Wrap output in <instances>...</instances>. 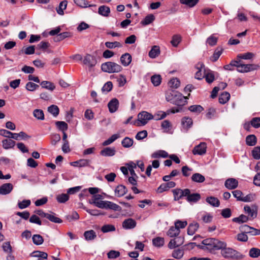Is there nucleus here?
<instances>
[{"label": "nucleus", "instance_id": "nucleus-1", "mask_svg": "<svg viewBox=\"0 0 260 260\" xmlns=\"http://www.w3.org/2000/svg\"><path fill=\"white\" fill-rule=\"evenodd\" d=\"M203 245L199 246L204 250L214 253L215 251L221 250V254L225 258L240 260L244 255L240 252L230 247H226V243L216 238H207L202 241Z\"/></svg>", "mask_w": 260, "mask_h": 260}, {"label": "nucleus", "instance_id": "nucleus-2", "mask_svg": "<svg viewBox=\"0 0 260 260\" xmlns=\"http://www.w3.org/2000/svg\"><path fill=\"white\" fill-rule=\"evenodd\" d=\"M166 100L171 103L181 107L187 103V97L176 90H171L166 94Z\"/></svg>", "mask_w": 260, "mask_h": 260}, {"label": "nucleus", "instance_id": "nucleus-3", "mask_svg": "<svg viewBox=\"0 0 260 260\" xmlns=\"http://www.w3.org/2000/svg\"><path fill=\"white\" fill-rule=\"evenodd\" d=\"M136 169V164L131 161L125 164L124 166L120 167V170L128 179H137L138 176L136 174L134 169Z\"/></svg>", "mask_w": 260, "mask_h": 260}, {"label": "nucleus", "instance_id": "nucleus-4", "mask_svg": "<svg viewBox=\"0 0 260 260\" xmlns=\"http://www.w3.org/2000/svg\"><path fill=\"white\" fill-rule=\"evenodd\" d=\"M90 204H93L97 207L101 209H112L114 211H119L121 210V207L115 203L108 201H90Z\"/></svg>", "mask_w": 260, "mask_h": 260}, {"label": "nucleus", "instance_id": "nucleus-5", "mask_svg": "<svg viewBox=\"0 0 260 260\" xmlns=\"http://www.w3.org/2000/svg\"><path fill=\"white\" fill-rule=\"evenodd\" d=\"M137 117V120L135 121L133 124L138 126L146 125L149 120L153 119L154 117L152 114L145 111L140 112Z\"/></svg>", "mask_w": 260, "mask_h": 260}, {"label": "nucleus", "instance_id": "nucleus-6", "mask_svg": "<svg viewBox=\"0 0 260 260\" xmlns=\"http://www.w3.org/2000/svg\"><path fill=\"white\" fill-rule=\"evenodd\" d=\"M101 69L104 72L113 73L120 72L122 68L114 62L108 61L102 64Z\"/></svg>", "mask_w": 260, "mask_h": 260}, {"label": "nucleus", "instance_id": "nucleus-7", "mask_svg": "<svg viewBox=\"0 0 260 260\" xmlns=\"http://www.w3.org/2000/svg\"><path fill=\"white\" fill-rule=\"evenodd\" d=\"M259 66L255 64H243L241 62L237 69L238 72L247 73L257 70Z\"/></svg>", "mask_w": 260, "mask_h": 260}, {"label": "nucleus", "instance_id": "nucleus-8", "mask_svg": "<svg viewBox=\"0 0 260 260\" xmlns=\"http://www.w3.org/2000/svg\"><path fill=\"white\" fill-rule=\"evenodd\" d=\"M207 144L205 142H201L199 145L196 146L192 152L194 155H203L206 153Z\"/></svg>", "mask_w": 260, "mask_h": 260}, {"label": "nucleus", "instance_id": "nucleus-9", "mask_svg": "<svg viewBox=\"0 0 260 260\" xmlns=\"http://www.w3.org/2000/svg\"><path fill=\"white\" fill-rule=\"evenodd\" d=\"M176 238L170 240L168 244V247L170 249H174L178 247L184 243V238L181 236H177Z\"/></svg>", "mask_w": 260, "mask_h": 260}, {"label": "nucleus", "instance_id": "nucleus-10", "mask_svg": "<svg viewBox=\"0 0 260 260\" xmlns=\"http://www.w3.org/2000/svg\"><path fill=\"white\" fill-rule=\"evenodd\" d=\"M173 193L174 200L178 201L183 197L188 195L189 192V189H185L184 190L181 189H174L172 190Z\"/></svg>", "mask_w": 260, "mask_h": 260}, {"label": "nucleus", "instance_id": "nucleus-11", "mask_svg": "<svg viewBox=\"0 0 260 260\" xmlns=\"http://www.w3.org/2000/svg\"><path fill=\"white\" fill-rule=\"evenodd\" d=\"M137 225L136 221L131 218H127L123 220L122 223V228L125 230L134 229Z\"/></svg>", "mask_w": 260, "mask_h": 260}, {"label": "nucleus", "instance_id": "nucleus-12", "mask_svg": "<svg viewBox=\"0 0 260 260\" xmlns=\"http://www.w3.org/2000/svg\"><path fill=\"white\" fill-rule=\"evenodd\" d=\"M192 124V120L189 117H184L181 119V125L182 126L183 131L184 132H187L188 128L191 127Z\"/></svg>", "mask_w": 260, "mask_h": 260}, {"label": "nucleus", "instance_id": "nucleus-13", "mask_svg": "<svg viewBox=\"0 0 260 260\" xmlns=\"http://www.w3.org/2000/svg\"><path fill=\"white\" fill-rule=\"evenodd\" d=\"M175 186V183L173 181H170L162 183L157 188L158 193H162L164 191L168 190L170 188H173Z\"/></svg>", "mask_w": 260, "mask_h": 260}, {"label": "nucleus", "instance_id": "nucleus-14", "mask_svg": "<svg viewBox=\"0 0 260 260\" xmlns=\"http://www.w3.org/2000/svg\"><path fill=\"white\" fill-rule=\"evenodd\" d=\"M83 62L88 67L92 68L96 64V60L93 56L90 54H87L85 56Z\"/></svg>", "mask_w": 260, "mask_h": 260}, {"label": "nucleus", "instance_id": "nucleus-15", "mask_svg": "<svg viewBox=\"0 0 260 260\" xmlns=\"http://www.w3.org/2000/svg\"><path fill=\"white\" fill-rule=\"evenodd\" d=\"M119 101L116 98H113L108 104L109 112L111 113L116 112L119 107Z\"/></svg>", "mask_w": 260, "mask_h": 260}, {"label": "nucleus", "instance_id": "nucleus-16", "mask_svg": "<svg viewBox=\"0 0 260 260\" xmlns=\"http://www.w3.org/2000/svg\"><path fill=\"white\" fill-rule=\"evenodd\" d=\"M13 186L11 183H7L3 184L0 186V194L6 195L11 192Z\"/></svg>", "mask_w": 260, "mask_h": 260}, {"label": "nucleus", "instance_id": "nucleus-17", "mask_svg": "<svg viewBox=\"0 0 260 260\" xmlns=\"http://www.w3.org/2000/svg\"><path fill=\"white\" fill-rule=\"evenodd\" d=\"M206 117L208 119H214L218 117V114L216 109L213 107L208 108L207 110Z\"/></svg>", "mask_w": 260, "mask_h": 260}, {"label": "nucleus", "instance_id": "nucleus-18", "mask_svg": "<svg viewBox=\"0 0 260 260\" xmlns=\"http://www.w3.org/2000/svg\"><path fill=\"white\" fill-rule=\"evenodd\" d=\"M132 59L131 55L128 53H125L121 56L120 62L123 66L127 67L131 63Z\"/></svg>", "mask_w": 260, "mask_h": 260}, {"label": "nucleus", "instance_id": "nucleus-19", "mask_svg": "<svg viewBox=\"0 0 260 260\" xmlns=\"http://www.w3.org/2000/svg\"><path fill=\"white\" fill-rule=\"evenodd\" d=\"M116 150L115 148L106 147L102 150L100 152L101 155L104 156H112L115 154Z\"/></svg>", "mask_w": 260, "mask_h": 260}, {"label": "nucleus", "instance_id": "nucleus-20", "mask_svg": "<svg viewBox=\"0 0 260 260\" xmlns=\"http://www.w3.org/2000/svg\"><path fill=\"white\" fill-rule=\"evenodd\" d=\"M186 200L188 202L196 203L201 199V195L198 193H190V191L188 195H186Z\"/></svg>", "mask_w": 260, "mask_h": 260}, {"label": "nucleus", "instance_id": "nucleus-21", "mask_svg": "<svg viewBox=\"0 0 260 260\" xmlns=\"http://www.w3.org/2000/svg\"><path fill=\"white\" fill-rule=\"evenodd\" d=\"M199 228V224L197 222H193L190 223L187 228V234L193 235Z\"/></svg>", "mask_w": 260, "mask_h": 260}, {"label": "nucleus", "instance_id": "nucleus-22", "mask_svg": "<svg viewBox=\"0 0 260 260\" xmlns=\"http://www.w3.org/2000/svg\"><path fill=\"white\" fill-rule=\"evenodd\" d=\"M90 160L86 159H81L72 162L73 166L77 167H84L89 166Z\"/></svg>", "mask_w": 260, "mask_h": 260}, {"label": "nucleus", "instance_id": "nucleus-23", "mask_svg": "<svg viewBox=\"0 0 260 260\" xmlns=\"http://www.w3.org/2000/svg\"><path fill=\"white\" fill-rule=\"evenodd\" d=\"M84 237L86 241H91L96 238V234L94 231L90 230L84 233Z\"/></svg>", "mask_w": 260, "mask_h": 260}, {"label": "nucleus", "instance_id": "nucleus-24", "mask_svg": "<svg viewBox=\"0 0 260 260\" xmlns=\"http://www.w3.org/2000/svg\"><path fill=\"white\" fill-rule=\"evenodd\" d=\"M238 185V180H225L224 185L229 189L236 188Z\"/></svg>", "mask_w": 260, "mask_h": 260}, {"label": "nucleus", "instance_id": "nucleus-25", "mask_svg": "<svg viewBox=\"0 0 260 260\" xmlns=\"http://www.w3.org/2000/svg\"><path fill=\"white\" fill-rule=\"evenodd\" d=\"M15 145V142L11 139H4L2 141L3 147L5 149L13 148Z\"/></svg>", "mask_w": 260, "mask_h": 260}, {"label": "nucleus", "instance_id": "nucleus-26", "mask_svg": "<svg viewBox=\"0 0 260 260\" xmlns=\"http://www.w3.org/2000/svg\"><path fill=\"white\" fill-rule=\"evenodd\" d=\"M127 191L126 187L123 185H118L115 189V195L118 197L123 196Z\"/></svg>", "mask_w": 260, "mask_h": 260}, {"label": "nucleus", "instance_id": "nucleus-27", "mask_svg": "<svg viewBox=\"0 0 260 260\" xmlns=\"http://www.w3.org/2000/svg\"><path fill=\"white\" fill-rule=\"evenodd\" d=\"M223 48L221 47H218L214 51L213 55L210 59L213 62L216 61L223 52Z\"/></svg>", "mask_w": 260, "mask_h": 260}, {"label": "nucleus", "instance_id": "nucleus-28", "mask_svg": "<svg viewBox=\"0 0 260 260\" xmlns=\"http://www.w3.org/2000/svg\"><path fill=\"white\" fill-rule=\"evenodd\" d=\"M257 143V138L254 135H249L246 138V144L249 146H253Z\"/></svg>", "mask_w": 260, "mask_h": 260}, {"label": "nucleus", "instance_id": "nucleus-29", "mask_svg": "<svg viewBox=\"0 0 260 260\" xmlns=\"http://www.w3.org/2000/svg\"><path fill=\"white\" fill-rule=\"evenodd\" d=\"M169 156L168 153L165 150H158L151 154V157L153 158H167Z\"/></svg>", "mask_w": 260, "mask_h": 260}, {"label": "nucleus", "instance_id": "nucleus-30", "mask_svg": "<svg viewBox=\"0 0 260 260\" xmlns=\"http://www.w3.org/2000/svg\"><path fill=\"white\" fill-rule=\"evenodd\" d=\"M98 13L100 15L104 17H107L110 13V9L106 6H101L99 8Z\"/></svg>", "mask_w": 260, "mask_h": 260}, {"label": "nucleus", "instance_id": "nucleus-31", "mask_svg": "<svg viewBox=\"0 0 260 260\" xmlns=\"http://www.w3.org/2000/svg\"><path fill=\"white\" fill-rule=\"evenodd\" d=\"M180 233V230L175 226H171L167 232V235L170 237H175L178 236Z\"/></svg>", "mask_w": 260, "mask_h": 260}, {"label": "nucleus", "instance_id": "nucleus-32", "mask_svg": "<svg viewBox=\"0 0 260 260\" xmlns=\"http://www.w3.org/2000/svg\"><path fill=\"white\" fill-rule=\"evenodd\" d=\"M230 99V94L226 91L222 92L219 96L218 101L220 104H224Z\"/></svg>", "mask_w": 260, "mask_h": 260}, {"label": "nucleus", "instance_id": "nucleus-33", "mask_svg": "<svg viewBox=\"0 0 260 260\" xmlns=\"http://www.w3.org/2000/svg\"><path fill=\"white\" fill-rule=\"evenodd\" d=\"M40 85L42 88H45L51 91L54 90L55 88V86L54 84L53 83L48 81H43L41 82Z\"/></svg>", "mask_w": 260, "mask_h": 260}, {"label": "nucleus", "instance_id": "nucleus-34", "mask_svg": "<svg viewBox=\"0 0 260 260\" xmlns=\"http://www.w3.org/2000/svg\"><path fill=\"white\" fill-rule=\"evenodd\" d=\"M154 20L155 16L153 14H148L141 21V24L143 25H147L153 22Z\"/></svg>", "mask_w": 260, "mask_h": 260}, {"label": "nucleus", "instance_id": "nucleus-35", "mask_svg": "<svg viewBox=\"0 0 260 260\" xmlns=\"http://www.w3.org/2000/svg\"><path fill=\"white\" fill-rule=\"evenodd\" d=\"M206 202L213 207H217L220 205L219 200L214 197H207L206 199Z\"/></svg>", "mask_w": 260, "mask_h": 260}, {"label": "nucleus", "instance_id": "nucleus-36", "mask_svg": "<svg viewBox=\"0 0 260 260\" xmlns=\"http://www.w3.org/2000/svg\"><path fill=\"white\" fill-rule=\"evenodd\" d=\"M74 2L78 6L82 8L96 7V5H89L88 2L86 0H74Z\"/></svg>", "mask_w": 260, "mask_h": 260}, {"label": "nucleus", "instance_id": "nucleus-37", "mask_svg": "<svg viewBox=\"0 0 260 260\" xmlns=\"http://www.w3.org/2000/svg\"><path fill=\"white\" fill-rule=\"evenodd\" d=\"M68 1L63 0L61 2L58 8H56V11L59 15H62L64 14L63 10L67 8Z\"/></svg>", "mask_w": 260, "mask_h": 260}, {"label": "nucleus", "instance_id": "nucleus-38", "mask_svg": "<svg viewBox=\"0 0 260 260\" xmlns=\"http://www.w3.org/2000/svg\"><path fill=\"white\" fill-rule=\"evenodd\" d=\"M160 53L159 48L158 46H154L149 52V56L151 58H155Z\"/></svg>", "mask_w": 260, "mask_h": 260}, {"label": "nucleus", "instance_id": "nucleus-39", "mask_svg": "<svg viewBox=\"0 0 260 260\" xmlns=\"http://www.w3.org/2000/svg\"><path fill=\"white\" fill-rule=\"evenodd\" d=\"M57 128L62 132H66L68 128V124L64 121H57L55 122Z\"/></svg>", "mask_w": 260, "mask_h": 260}, {"label": "nucleus", "instance_id": "nucleus-40", "mask_svg": "<svg viewBox=\"0 0 260 260\" xmlns=\"http://www.w3.org/2000/svg\"><path fill=\"white\" fill-rule=\"evenodd\" d=\"M248 217L244 215L241 214L238 217L233 218L232 221L234 222H236L239 224L246 222L248 220Z\"/></svg>", "mask_w": 260, "mask_h": 260}, {"label": "nucleus", "instance_id": "nucleus-41", "mask_svg": "<svg viewBox=\"0 0 260 260\" xmlns=\"http://www.w3.org/2000/svg\"><path fill=\"white\" fill-rule=\"evenodd\" d=\"M32 239L33 243L36 245H40L42 244L44 242L43 237L39 234L34 235Z\"/></svg>", "mask_w": 260, "mask_h": 260}, {"label": "nucleus", "instance_id": "nucleus-42", "mask_svg": "<svg viewBox=\"0 0 260 260\" xmlns=\"http://www.w3.org/2000/svg\"><path fill=\"white\" fill-rule=\"evenodd\" d=\"M134 143V140L132 138L125 137L121 142V145L124 148H129Z\"/></svg>", "mask_w": 260, "mask_h": 260}, {"label": "nucleus", "instance_id": "nucleus-43", "mask_svg": "<svg viewBox=\"0 0 260 260\" xmlns=\"http://www.w3.org/2000/svg\"><path fill=\"white\" fill-rule=\"evenodd\" d=\"M184 254V250L182 248H178L175 249L172 253V256L176 259H180L182 257Z\"/></svg>", "mask_w": 260, "mask_h": 260}, {"label": "nucleus", "instance_id": "nucleus-44", "mask_svg": "<svg viewBox=\"0 0 260 260\" xmlns=\"http://www.w3.org/2000/svg\"><path fill=\"white\" fill-rule=\"evenodd\" d=\"M244 210L245 212L248 214L249 216H250L252 218H255L257 216V211L251 209L250 207L248 206H245L244 207Z\"/></svg>", "mask_w": 260, "mask_h": 260}, {"label": "nucleus", "instance_id": "nucleus-45", "mask_svg": "<svg viewBox=\"0 0 260 260\" xmlns=\"http://www.w3.org/2000/svg\"><path fill=\"white\" fill-rule=\"evenodd\" d=\"M164 238L162 237H158L152 240L153 245L156 247H161L164 245Z\"/></svg>", "mask_w": 260, "mask_h": 260}, {"label": "nucleus", "instance_id": "nucleus-46", "mask_svg": "<svg viewBox=\"0 0 260 260\" xmlns=\"http://www.w3.org/2000/svg\"><path fill=\"white\" fill-rule=\"evenodd\" d=\"M151 81L155 86L160 85L161 82V77L159 75H154L151 77Z\"/></svg>", "mask_w": 260, "mask_h": 260}, {"label": "nucleus", "instance_id": "nucleus-47", "mask_svg": "<svg viewBox=\"0 0 260 260\" xmlns=\"http://www.w3.org/2000/svg\"><path fill=\"white\" fill-rule=\"evenodd\" d=\"M69 200V196L68 193L59 194L56 197V200L59 203H64Z\"/></svg>", "mask_w": 260, "mask_h": 260}, {"label": "nucleus", "instance_id": "nucleus-48", "mask_svg": "<svg viewBox=\"0 0 260 260\" xmlns=\"http://www.w3.org/2000/svg\"><path fill=\"white\" fill-rule=\"evenodd\" d=\"M71 37V32L68 31L63 32L62 33H60L57 35V36L55 38V41L59 42L63 39L69 38Z\"/></svg>", "mask_w": 260, "mask_h": 260}, {"label": "nucleus", "instance_id": "nucleus-49", "mask_svg": "<svg viewBox=\"0 0 260 260\" xmlns=\"http://www.w3.org/2000/svg\"><path fill=\"white\" fill-rule=\"evenodd\" d=\"M47 219L49 220L52 222L61 223L62 222V220L59 218L55 216V214L54 213H52V214H48L47 217Z\"/></svg>", "mask_w": 260, "mask_h": 260}, {"label": "nucleus", "instance_id": "nucleus-50", "mask_svg": "<svg viewBox=\"0 0 260 260\" xmlns=\"http://www.w3.org/2000/svg\"><path fill=\"white\" fill-rule=\"evenodd\" d=\"M48 111L55 117H56L59 114V108L55 105L49 106L48 108Z\"/></svg>", "mask_w": 260, "mask_h": 260}, {"label": "nucleus", "instance_id": "nucleus-51", "mask_svg": "<svg viewBox=\"0 0 260 260\" xmlns=\"http://www.w3.org/2000/svg\"><path fill=\"white\" fill-rule=\"evenodd\" d=\"M188 110L191 112L200 113L204 110V108L201 105H192L188 107Z\"/></svg>", "mask_w": 260, "mask_h": 260}, {"label": "nucleus", "instance_id": "nucleus-52", "mask_svg": "<svg viewBox=\"0 0 260 260\" xmlns=\"http://www.w3.org/2000/svg\"><path fill=\"white\" fill-rule=\"evenodd\" d=\"M249 255L251 257L256 258L260 256V249L253 247L249 250Z\"/></svg>", "mask_w": 260, "mask_h": 260}, {"label": "nucleus", "instance_id": "nucleus-53", "mask_svg": "<svg viewBox=\"0 0 260 260\" xmlns=\"http://www.w3.org/2000/svg\"><path fill=\"white\" fill-rule=\"evenodd\" d=\"M115 230V226L112 224H105L101 228V231L104 233L113 232Z\"/></svg>", "mask_w": 260, "mask_h": 260}, {"label": "nucleus", "instance_id": "nucleus-54", "mask_svg": "<svg viewBox=\"0 0 260 260\" xmlns=\"http://www.w3.org/2000/svg\"><path fill=\"white\" fill-rule=\"evenodd\" d=\"M251 155L254 159H260V146L254 147L251 151Z\"/></svg>", "mask_w": 260, "mask_h": 260}, {"label": "nucleus", "instance_id": "nucleus-55", "mask_svg": "<svg viewBox=\"0 0 260 260\" xmlns=\"http://www.w3.org/2000/svg\"><path fill=\"white\" fill-rule=\"evenodd\" d=\"M105 46L106 47L109 49H113L116 47L120 48L122 47V44L119 42H106L105 43Z\"/></svg>", "mask_w": 260, "mask_h": 260}, {"label": "nucleus", "instance_id": "nucleus-56", "mask_svg": "<svg viewBox=\"0 0 260 260\" xmlns=\"http://www.w3.org/2000/svg\"><path fill=\"white\" fill-rule=\"evenodd\" d=\"M66 218L69 222H71L73 220H78L79 218V215L76 211H73L71 214L67 215Z\"/></svg>", "mask_w": 260, "mask_h": 260}, {"label": "nucleus", "instance_id": "nucleus-57", "mask_svg": "<svg viewBox=\"0 0 260 260\" xmlns=\"http://www.w3.org/2000/svg\"><path fill=\"white\" fill-rule=\"evenodd\" d=\"M181 41V37L180 35H175L172 37L171 43L174 47H177Z\"/></svg>", "mask_w": 260, "mask_h": 260}, {"label": "nucleus", "instance_id": "nucleus-58", "mask_svg": "<svg viewBox=\"0 0 260 260\" xmlns=\"http://www.w3.org/2000/svg\"><path fill=\"white\" fill-rule=\"evenodd\" d=\"M181 171L184 177H188L192 173V169L189 168L187 166H185L182 167Z\"/></svg>", "mask_w": 260, "mask_h": 260}, {"label": "nucleus", "instance_id": "nucleus-59", "mask_svg": "<svg viewBox=\"0 0 260 260\" xmlns=\"http://www.w3.org/2000/svg\"><path fill=\"white\" fill-rule=\"evenodd\" d=\"M33 115L34 117L39 120L44 119V114L43 110L41 109H36L34 111Z\"/></svg>", "mask_w": 260, "mask_h": 260}, {"label": "nucleus", "instance_id": "nucleus-60", "mask_svg": "<svg viewBox=\"0 0 260 260\" xmlns=\"http://www.w3.org/2000/svg\"><path fill=\"white\" fill-rule=\"evenodd\" d=\"M199 0H180L181 4H184L189 7H193L197 4Z\"/></svg>", "mask_w": 260, "mask_h": 260}, {"label": "nucleus", "instance_id": "nucleus-61", "mask_svg": "<svg viewBox=\"0 0 260 260\" xmlns=\"http://www.w3.org/2000/svg\"><path fill=\"white\" fill-rule=\"evenodd\" d=\"M217 41L218 38L212 35L207 38L206 43L211 46H213L217 44Z\"/></svg>", "mask_w": 260, "mask_h": 260}, {"label": "nucleus", "instance_id": "nucleus-62", "mask_svg": "<svg viewBox=\"0 0 260 260\" xmlns=\"http://www.w3.org/2000/svg\"><path fill=\"white\" fill-rule=\"evenodd\" d=\"M167 115L166 112L163 111H158L155 114H154L153 116V119L155 120H159L164 119Z\"/></svg>", "mask_w": 260, "mask_h": 260}, {"label": "nucleus", "instance_id": "nucleus-63", "mask_svg": "<svg viewBox=\"0 0 260 260\" xmlns=\"http://www.w3.org/2000/svg\"><path fill=\"white\" fill-rule=\"evenodd\" d=\"M148 136V133L146 130H143L139 132L135 136V138L138 140H141L146 138Z\"/></svg>", "mask_w": 260, "mask_h": 260}, {"label": "nucleus", "instance_id": "nucleus-64", "mask_svg": "<svg viewBox=\"0 0 260 260\" xmlns=\"http://www.w3.org/2000/svg\"><path fill=\"white\" fill-rule=\"evenodd\" d=\"M61 139L60 136L58 134H53L51 136V143L52 145H55Z\"/></svg>", "mask_w": 260, "mask_h": 260}]
</instances>
